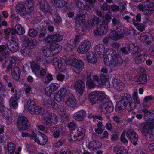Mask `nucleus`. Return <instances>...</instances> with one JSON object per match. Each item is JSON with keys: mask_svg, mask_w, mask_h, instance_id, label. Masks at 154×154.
<instances>
[{"mask_svg": "<svg viewBox=\"0 0 154 154\" xmlns=\"http://www.w3.org/2000/svg\"><path fill=\"white\" fill-rule=\"evenodd\" d=\"M26 150L29 152V154H44L42 153H38L37 151L35 149V148L33 146L27 144L26 145Z\"/></svg>", "mask_w": 154, "mask_h": 154, "instance_id": "37998d69", "label": "nucleus"}, {"mask_svg": "<svg viewBox=\"0 0 154 154\" xmlns=\"http://www.w3.org/2000/svg\"><path fill=\"white\" fill-rule=\"evenodd\" d=\"M25 90L26 93L29 94L32 91V88L30 85L26 84L25 85Z\"/></svg>", "mask_w": 154, "mask_h": 154, "instance_id": "13d9d810", "label": "nucleus"}, {"mask_svg": "<svg viewBox=\"0 0 154 154\" xmlns=\"http://www.w3.org/2000/svg\"><path fill=\"white\" fill-rule=\"evenodd\" d=\"M25 32V29L21 25L19 24H16L14 28L12 29L11 33L12 34H17L19 35H22Z\"/></svg>", "mask_w": 154, "mask_h": 154, "instance_id": "a878e982", "label": "nucleus"}, {"mask_svg": "<svg viewBox=\"0 0 154 154\" xmlns=\"http://www.w3.org/2000/svg\"><path fill=\"white\" fill-rule=\"evenodd\" d=\"M26 5V8L23 4H17L16 8L17 12L20 15H25L26 14H29L33 11V4L32 0H27Z\"/></svg>", "mask_w": 154, "mask_h": 154, "instance_id": "1a4fd4ad", "label": "nucleus"}, {"mask_svg": "<svg viewBox=\"0 0 154 154\" xmlns=\"http://www.w3.org/2000/svg\"><path fill=\"white\" fill-rule=\"evenodd\" d=\"M86 114V112L83 110H81L77 112L74 114V117L75 119L78 121L82 120Z\"/></svg>", "mask_w": 154, "mask_h": 154, "instance_id": "7c9ffc66", "label": "nucleus"}, {"mask_svg": "<svg viewBox=\"0 0 154 154\" xmlns=\"http://www.w3.org/2000/svg\"><path fill=\"white\" fill-rule=\"evenodd\" d=\"M39 137L35 133H33L32 136L33 139L38 144L40 145L45 144L48 141V138L46 135L42 133L39 132L38 134Z\"/></svg>", "mask_w": 154, "mask_h": 154, "instance_id": "4468645a", "label": "nucleus"}, {"mask_svg": "<svg viewBox=\"0 0 154 154\" xmlns=\"http://www.w3.org/2000/svg\"><path fill=\"white\" fill-rule=\"evenodd\" d=\"M114 150L117 154H128V150L122 146H116Z\"/></svg>", "mask_w": 154, "mask_h": 154, "instance_id": "4c0bfd02", "label": "nucleus"}, {"mask_svg": "<svg viewBox=\"0 0 154 154\" xmlns=\"http://www.w3.org/2000/svg\"><path fill=\"white\" fill-rule=\"evenodd\" d=\"M41 9L44 13L50 11V7L48 2L45 0H42L40 2Z\"/></svg>", "mask_w": 154, "mask_h": 154, "instance_id": "f704fd0d", "label": "nucleus"}, {"mask_svg": "<svg viewBox=\"0 0 154 154\" xmlns=\"http://www.w3.org/2000/svg\"><path fill=\"white\" fill-rule=\"evenodd\" d=\"M146 5H147V2H143L139 4L138 7V9L141 11H142L144 14V11L146 12L145 11H147Z\"/></svg>", "mask_w": 154, "mask_h": 154, "instance_id": "c03bdc74", "label": "nucleus"}, {"mask_svg": "<svg viewBox=\"0 0 154 154\" xmlns=\"http://www.w3.org/2000/svg\"><path fill=\"white\" fill-rule=\"evenodd\" d=\"M22 39L24 46L27 47L29 48H33L37 44V42L35 39H34L30 40L25 36H23Z\"/></svg>", "mask_w": 154, "mask_h": 154, "instance_id": "6ab92c4d", "label": "nucleus"}, {"mask_svg": "<svg viewBox=\"0 0 154 154\" xmlns=\"http://www.w3.org/2000/svg\"><path fill=\"white\" fill-rule=\"evenodd\" d=\"M51 60H48L41 56H38L36 60L40 64H43L44 66L52 62L53 65L56 69H58L60 72L64 71L66 68V63L65 60L59 57H55Z\"/></svg>", "mask_w": 154, "mask_h": 154, "instance_id": "423d86ee", "label": "nucleus"}, {"mask_svg": "<svg viewBox=\"0 0 154 154\" xmlns=\"http://www.w3.org/2000/svg\"><path fill=\"white\" fill-rule=\"evenodd\" d=\"M71 65L78 71L81 70L84 66V63L82 60L75 59L72 60Z\"/></svg>", "mask_w": 154, "mask_h": 154, "instance_id": "5701e85b", "label": "nucleus"}, {"mask_svg": "<svg viewBox=\"0 0 154 154\" xmlns=\"http://www.w3.org/2000/svg\"><path fill=\"white\" fill-rule=\"evenodd\" d=\"M75 4L77 6L81 9H84L85 8V6L79 0H75Z\"/></svg>", "mask_w": 154, "mask_h": 154, "instance_id": "3c124183", "label": "nucleus"}, {"mask_svg": "<svg viewBox=\"0 0 154 154\" xmlns=\"http://www.w3.org/2000/svg\"><path fill=\"white\" fill-rule=\"evenodd\" d=\"M110 10H111L113 12L117 11L119 9V7L118 6L116 5H112L110 6Z\"/></svg>", "mask_w": 154, "mask_h": 154, "instance_id": "bf43d9fd", "label": "nucleus"}, {"mask_svg": "<svg viewBox=\"0 0 154 154\" xmlns=\"http://www.w3.org/2000/svg\"><path fill=\"white\" fill-rule=\"evenodd\" d=\"M85 22V17L82 14H79L77 15L75 19V23L80 26H83Z\"/></svg>", "mask_w": 154, "mask_h": 154, "instance_id": "cd10ccee", "label": "nucleus"}, {"mask_svg": "<svg viewBox=\"0 0 154 154\" xmlns=\"http://www.w3.org/2000/svg\"><path fill=\"white\" fill-rule=\"evenodd\" d=\"M87 60L89 63L95 64L97 62V59L95 54L92 52H89L86 55Z\"/></svg>", "mask_w": 154, "mask_h": 154, "instance_id": "473e14b6", "label": "nucleus"}, {"mask_svg": "<svg viewBox=\"0 0 154 154\" xmlns=\"http://www.w3.org/2000/svg\"><path fill=\"white\" fill-rule=\"evenodd\" d=\"M44 119L45 123L48 125H54L56 124L57 122V117L54 114H46L44 117Z\"/></svg>", "mask_w": 154, "mask_h": 154, "instance_id": "2eb2a0df", "label": "nucleus"}, {"mask_svg": "<svg viewBox=\"0 0 154 154\" xmlns=\"http://www.w3.org/2000/svg\"><path fill=\"white\" fill-rule=\"evenodd\" d=\"M133 23L135 26H137V28L139 31H143L144 30L145 26L143 24L138 25V23L134 20H133Z\"/></svg>", "mask_w": 154, "mask_h": 154, "instance_id": "49530a36", "label": "nucleus"}, {"mask_svg": "<svg viewBox=\"0 0 154 154\" xmlns=\"http://www.w3.org/2000/svg\"><path fill=\"white\" fill-rule=\"evenodd\" d=\"M130 49L133 50L134 52L136 53L138 50V47L137 46V44H131L127 47H124L121 48V51L123 53L127 54L128 53L127 50H130Z\"/></svg>", "mask_w": 154, "mask_h": 154, "instance_id": "bb28decb", "label": "nucleus"}, {"mask_svg": "<svg viewBox=\"0 0 154 154\" xmlns=\"http://www.w3.org/2000/svg\"><path fill=\"white\" fill-rule=\"evenodd\" d=\"M143 112L145 120L150 121L144 123L142 126V132L143 134H147L151 133L154 129V121H152L154 119V115L146 109L144 110Z\"/></svg>", "mask_w": 154, "mask_h": 154, "instance_id": "0eeeda50", "label": "nucleus"}, {"mask_svg": "<svg viewBox=\"0 0 154 154\" xmlns=\"http://www.w3.org/2000/svg\"><path fill=\"white\" fill-rule=\"evenodd\" d=\"M42 102L44 105L52 108L54 109H57L58 108V105L55 103L53 100L49 99L45 100L43 99Z\"/></svg>", "mask_w": 154, "mask_h": 154, "instance_id": "c756f323", "label": "nucleus"}, {"mask_svg": "<svg viewBox=\"0 0 154 154\" xmlns=\"http://www.w3.org/2000/svg\"><path fill=\"white\" fill-rule=\"evenodd\" d=\"M146 8L147 11H145L146 12L144 11V15L148 16H150L154 11V2H152L149 4L147 3V5H146Z\"/></svg>", "mask_w": 154, "mask_h": 154, "instance_id": "c9c22d12", "label": "nucleus"}, {"mask_svg": "<svg viewBox=\"0 0 154 154\" xmlns=\"http://www.w3.org/2000/svg\"><path fill=\"white\" fill-rule=\"evenodd\" d=\"M120 97L119 104H117V106L119 110L126 108L128 110H132L135 109L137 105L140 103L137 89H135L133 92L132 97L130 94L125 93L121 94Z\"/></svg>", "mask_w": 154, "mask_h": 154, "instance_id": "7ed1b4c3", "label": "nucleus"}, {"mask_svg": "<svg viewBox=\"0 0 154 154\" xmlns=\"http://www.w3.org/2000/svg\"><path fill=\"white\" fill-rule=\"evenodd\" d=\"M63 39L62 36L59 34L49 35L45 38V41L50 43L45 46L41 50L45 57H51L55 54H57L61 50V46L57 43V42L61 41Z\"/></svg>", "mask_w": 154, "mask_h": 154, "instance_id": "f03ea898", "label": "nucleus"}, {"mask_svg": "<svg viewBox=\"0 0 154 154\" xmlns=\"http://www.w3.org/2000/svg\"><path fill=\"white\" fill-rule=\"evenodd\" d=\"M111 19V17L109 14H105L102 24H101L99 21L98 18L96 16H94V18L91 19L90 22H88L87 27L91 28L98 23L99 24L97 25L96 30L94 32V34L96 35H104L108 31V26L107 24L110 21Z\"/></svg>", "mask_w": 154, "mask_h": 154, "instance_id": "20e7f679", "label": "nucleus"}, {"mask_svg": "<svg viewBox=\"0 0 154 154\" xmlns=\"http://www.w3.org/2000/svg\"><path fill=\"white\" fill-rule=\"evenodd\" d=\"M87 78L86 85L88 88H91L95 85L98 86L100 85H107V87L109 88L110 87L109 81L107 79H106L105 77L98 79L97 75H95L93 76L90 73L88 75Z\"/></svg>", "mask_w": 154, "mask_h": 154, "instance_id": "6e6552de", "label": "nucleus"}, {"mask_svg": "<svg viewBox=\"0 0 154 154\" xmlns=\"http://www.w3.org/2000/svg\"><path fill=\"white\" fill-rule=\"evenodd\" d=\"M117 28V32L113 31L110 32L109 35L110 37L112 39L115 40L121 38L123 35H127L128 34L126 33V31H128L127 28L123 26Z\"/></svg>", "mask_w": 154, "mask_h": 154, "instance_id": "9d476101", "label": "nucleus"}, {"mask_svg": "<svg viewBox=\"0 0 154 154\" xmlns=\"http://www.w3.org/2000/svg\"><path fill=\"white\" fill-rule=\"evenodd\" d=\"M146 57L144 53L140 51L137 53V55L135 58L136 63L139 64L142 63L145 60Z\"/></svg>", "mask_w": 154, "mask_h": 154, "instance_id": "c85d7f7f", "label": "nucleus"}, {"mask_svg": "<svg viewBox=\"0 0 154 154\" xmlns=\"http://www.w3.org/2000/svg\"><path fill=\"white\" fill-rule=\"evenodd\" d=\"M126 136L134 145H136L137 144L138 136L135 132L132 130H128L127 132Z\"/></svg>", "mask_w": 154, "mask_h": 154, "instance_id": "412c9836", "label": "nucleus"}, {"mask_svg": "<svg viewBox=\"0 0 154 154\" xmlns=\"http://www.w3.org/2000/svg\"><path fill=\"white\" fill-rule=\"evenodd\" d=\"M96 91L91 92L89 95V98L91 102L93 104L96 103L98 100V94Z\"/></svg>", "mask_w": 154, "mask_h": 154, "instance_id": "e433bc0d", "label": "nucleus"}, {"mask_svg": "<svg viewBox=\"0 0 154 154\" xmlns=\"http://www.w3.org/2000/svg\"><path fill=\"white\" fill-rule=\"evenodd\" d=\"M74 88L77 92L82 94L84 91L85 84L82 80L76 81L74 84Z\"/></svg>", "mask_w": 154, "mask_h": 154, "instance_id": "4be33fe9", "label": "nucleus"}, {"mask_svg": "<svg viewBox=\"0 0 154 154\" xmlns=\"http://www.w3.org/2000/svg\"><path fill=\"white\" fill-rule=\"evenodd\" d=\"M102 143L98 141H93L90 142L88 145V148L90 151H95L97 149L100 147Z\"/></svg>", "mask_w": 154, "mask_h": 154, "instance_id": "b1692460", "label": "nucleus"}, {"mask_svg": "<svg viewBox=\"0 0 154 154\" xmlns=\"http://www.w3.org/2000/svg\"><path fill=\"white\" fill-rule=\"evenodd\" d=\"M7 46L8 49L12 52H17L19 49L17 43L13 40L8 42Z\"/></svg>", "mask_w": 154, "mask_h": 154, "instance_id": "393cba45", "label": "nucleus"}, {"mask_svg": "<svg viewBox=\"0 0 154 154\" xmlns=\"http://www.w3.org/2000/svg\"><path fill=\"white\" fill-rule=\"evenodd\" d=\"M21 71L19 68L17 66L13 68L11 70L12 75L13 79L17 80L19 79Z\"/></svg>", "mask_w": 154, "mask_h": 154, "instance_id": "2f4dec72", "label": "nucleus"}, {"mask_svg": "<svg viewBox=\"0 0 154 154\" xmlns=\"http://www.w3.org/2000/svg\"><path fill=\"white\" fill-rule=\"evenodd\" d=\"M85 132L84 129L83 128L81 127L78 128L75 134L72 133L71 134L70 137L69 138V140L74 142L77 140H82L84 137Z\"/></svg>", "mask_w": 154, "mask_h": 154, "instance_id": "f8f14e48", "label": "nucleus"}, {"mask_svg": "<svg viewBox=\"0 0 154 154\" xmlns=\"http://www.w3.org/2000/svg\"><path fill=\"white\" fill-rule=\"evenodd\" d=\"M55 99L58 102L63 101L68 106L73 107L77 104L76 99L66 88H62L55 96Z\"/></svg>", "mask_w": 154, "mask_h": 154, "instance_id": "39448f33", "label": "nucleus"}, {"mask_svg": "<svg viewBox=\"0 0 154 154\" xmlns=\"http://www.w3.org/2000/svg\"><path fill=\"white\" fill-rule=\"evenodd\" d=\"M46 78L48 80V81H45V82L46 83L52 81L53 79L52 75L50 74H48L46 76Z\"/></svg>", "mask_w": 154, "mask_h": 154, "instance_id": "69168bd1", "label": "nucleus"}, {"mask_svg": "<svg viewBox=\"0 0 154 154\" xmlns=\"http://www.w3.org/2000/svg\"><path fill=\"white\" fill-rule=\"evenodd\" d=\"M90 43L89 41L85 40L81 43L77 49L78 53L81 54H85L89 50Z\"/></svg>", "mask_w": 154, "mask_h": 154, "instance_id": "dca6fc26", "label": "nucleus"}, {"mask_svg": "<svg viewBox=\"0 0 154 154\" xmlns=\"http://www.w3.org/2000/svg\"><path fill=\"white\" fill-rule=\"evenodd\" d=\"M41 108L35 106L32 110H30L29 113L31 114L35 115L38 114L41 112Z\"/></svg>", "mask_w": 154, "mask_h": 154, "instance_id": "a18cd8bd", "label": "nucleus"}, {"mask_svg": "<svg viewBox=\"0 0 154 154\" xmlns=\"http://www.w3.org/2000/svg\"><path fill=\"white\" fill-rule=\"evenodd\" d=\"M125 131H123L122 133L121 137V141L124 143H127L128 141L126 138L125 135Z\"/></svg>", "mask_w": 154, "mask_h": 154, "instance_id": "5fc2aeb1", "label": "nucleus"}, {"mask_svg": "<svg viewBox=\"0 0 154 154\" xmlns=\"http://www.w3.org/2000/svg\"><path fill=\"white\" fill-rule=\"evenodd\" d=\"M113 85L115 88L117 90H120L124 86V84L119 79H114L112 81Z\"/></svg>", "mask_w": 154, "mask_h": 154, "instance_id": "72a5a7b5", "label": "nucleus"}, {"mask_svg": "<svg viewBox=\"0 0 154 154\" xmlns=\"http://www.w3.org/2000/svg\"><path fill=\"white\" fill-rule=\"evenodd\" d=\"M28 34L30 36L32 37H35L37 35L38 32L36 30L33 29H31L29 30Z\"/></svg>", "mask_w": 154, "mask_h": 154, "instance_id": "603ef678", "label": "nucleus"}, {"mask_svg": "<svg viewBox=\"0 0 154 154\" xmlns=\"http://www.w3.org/2000/svg\"><path fill=\"white\" fill-rule=\"evenodd\" d=\"M86 99V97L84 95H80L79 98V101L81 103L84 102Z\"/></svg>", "mask_w": 154, "mask_h": 154, "instance_id": "0e129e2a", "label": "nucleus"}, {"mask_svg": "<svg viewBox=\"0 0 154 154\" xmlns=\"http://www.w3.org/2000/svg\"><path fill=\"white\" fill-rule=\"evenodd\" d=\"M109 137V133L107 131H104L101 136V138L102 139L107 138L108 139Z\"/></svg>", "mask_w": 154, "mask_h": 154, "instance_id": "680f3d73", "label": "nucleus"}, {"mask_svg": "<svg viewBox=\"0 0 154 154\" xmlns=\"http://www.w3.org/2000/svg\"><path fill=\"white\" fill-rule=\"evenodd\" d=\"M99 108L104 113H110L113 110L112 104L108 100L101 101Z\"/></svg>", "mask_w": 154, "mask_h": 154, "instance_id": "9b49d317", "label": "nucleus"}, {"mask_svg": "<svg viewBox=\"0 0 154 154\" xmlns=\"http://www.w3.org/2000/svg\"><path fill=\"white\" fill-rule=\"evenodd\" d=\"M54 5L59 8H62L65 5V2L64 0H51Z\"/></svg>", "mask_w": 154, "mask_h": 154, "instance_id": "ea45409f", "label": "nucleus"}, {"mask_svg": "<svg viewBox=\"0 0 154 154\" xmlns=\"http://www.w3.org/2000/svg\"><path fill=\"white\" fill-rule=\"evenodd\" d=\"M105 48L102 44H99L95 46L94 51L96 54L99 55L104 58L105 64L111 68L121 65L123 61L119 57L116 52L113 49H109L107 52H104Z\"/></svg>", "mask_w": 154, "mask_h": 154, "instance_id": "f257e3e1", "label": "nucleus"}, {"mask_svg": "<svg viewBox=\"0 0 154 154\" xmlns=\"http://www.w3.org/2000/svg\"><path fill=\"white\" fill-rule=\"evenodd\" d=\"M42 24L43 25L44 29H48L50 32H52L54 31V28L52 26L50 25L48 22L45 21L43 22Z\"/></svg>", "mask_w": 154, "mask_h": 154, "instance_id": "8fccbe9b", "label": "nucleus"}, {"mask_svg": "<svg viewBox=\"0 0 154 154\" xmlns=\"http://www.w3.org/2000/svg\"><path fill=\"white\" fill-rule=\"evenodd\" d=\"M147 81L146 75L142 74L140 75L137 82L138 84H145Z\"/></svg>", "mask_w": 154, "mask_h": 154, "instance_id": "79ce46f5", "label": "nucleus"}, {"mask_svg": "<svg viewBox=\"0 0 154 154\" xmlns=\"http://www.w3.org/2000/svg\"><path fill=\"white\" fill-rule=\"evenodd\" d=\"M65 78V75L62 74H59L57 76V80L59 81H63Z\"/></svg>", "mask_w": 154, "mask_h": 154, "instance_id": "e2e57ef3", "label": "nucleus"}, {"mask_svg": "<svg viewBox=\"0 0 154 154\" xmlns=\"http://www.w3.org/2000/svg\"><path fill=\"white\" fill-rule=\"evenodd\" d=\"M75 46L71 45V44H67L64 47V49L68 51H70L75 48Z\"/></svg>", "mask_w": 154, "mask_h": 154, "instance_id": "6e6d98bb", "label": "nucleus"}, {"mask_svg": "<svg viewBox=\"0 0 154 154\" xmlns=\"http://www.w3.org/2000/svg\"><path fill=\"white\" fill-rule=\"evenodd\" d=\"M20 95L16 92L14 97H12L9 100V104L11 108L13 109H15L18 107V103L17 100L19 98Z\"/></svg>", "mask_w": 154, "mask_h": 154, "instance_id": "aec40b11", "label": "nucleus"}, {"mask_svg": "<svg viewBox=\"0 0 154 154\" xmlns=\"http://www.w3.org/2000/svg\"><path fill=\"white\" fill-rule=\"evenodd\" d=\"M51 131L53 132V135L55 138H58L61 134L60 131L59 129H56L54 127H52L51 129Z\"/></svg>", "mask_w": 154, "mask_h": 154, "instance_id": "de8ad7c7", "label": "nucleus"}, {"mask_svg": "<svg viewBox=\"0 0 154 154\" xmlns=\"http://www.w3.org/2000/svg\"><path fill=\"white\" fill-rule=\"evenodd\" d=\"M35 106V103L34 101L29 100L27 101L26 103L25 104L24 108L25 109H27L29 112L30 109L31 110H32Z\"/></svg>", "mask_w": 154, "mask_h": 154, "instance_id": "58836bf2", "label": "nucleus"}, {"mask_svg": "<svg viewBox=\"0 0 154 154\" xmlns=\"http://www.w3.org/2000/svg\"><path fill=\"white\" fill-rule=\"evenodd\" d=\"M96 92H98V97H99L100 98L103 99L102 101L103 100H106L104 98L106 96L104 93L100 91H96Z\"/></svg>", "mask_w": 154, "mask_h": 154, "instance_id": "052dcab7", "label": "nucleus"}, {"mask_svg": "<svg viewBox=\"0 0 154 154\" xmlns=\"http://www.w3.org/2000/svg\"><path fill=\"white\" fill-rule=\"evenodd\" d=\"M149 53L152 55H154V45H151L149 48Z\"/></svg>", "mask_w": 154, "mask_h": 154, "instance_id": "338daca9", "label": "nucleus"}, {"mask_svg": "<svg viewBox=\"0 0 154 154\" xmlns=\"http://www.w3.org/2000/svg\"><path fill=\"white\" fill-rule=\"evenodd\" d=\"M31 68L33 72L34 73L38 71L40 68L39 66L35 63H33L31 65Z\"/></svg>", "mask_w": 154, "mask_h": 154, "instance_id": "864d4df0", "label": "nucleus"}, {"mask_svg": "<svg viewBox=\"0 0 154 154\" xmlns=\"http://www.w3.org/2000/svg\"><path fill=\"white\" fill-rule=\"evenodd\" d=\"M88 117L90 118H93V121L94 122L96 121V120L97 119H98L99 120H102L103 119L100 116H94L92 114H89L88 116Z\"/></svg>", "mask_w": 154, "mask_h": 154, "instance_id": "4d7b16f0", "label": "nucleus"}, {"mask_svg": "<svg viewBox=\"0 0 154 154\" xmlns=\"http://www.w3.org/2000/svg\"><path fill=\"white\" fill-rule=\"evenodd\" d=\"M7 150L10 153H13L15 149V145L12 143H9L7 145Z\"/></svg>", "mask_w": 154, "mask_h": 154, "instance_id": "09e8293b", "label": "nucleus"}, {"mask_svg": "<svg viewBox=\"0 0 154 154\" xmlns=\"http://www.w3.org/2000/svg\"><path fill=\"white\" fill-rule=\"evenodd\" d=\"M139 39L143 44L147 45L152 42L153 38L151 34L147 32H145L141 34Z\"/></svg>", "mask_w": 154, "mask_h": 154, "instance_id": "f3484780", "label": "nucleus"}, {"mask_svg": "<svg viewBox=\"0 0 154 154\" xmlns=\"http://www.w3.org/2000/svg\"><path fill=\"white\" fill-rule=\"evenodd\" d=\"M2 114L6 119L9 121L11 120V112L9 109L5 108L2 112Z\"/></svg>", "mask_w": 154, "mask_h": 154, "instance_id": "a19ab883", "label": "nucleus"}, {"mask_svg": "<svg viewBox=\"0 0 154 154\" xmlns=\"http://www.w3.org/2000/svg\"><path fill=\"white\" fill-rule=\"evenodd\" d=\"M56 17L55 18L54 17V20L55 22L57 23H60L61 22V18L58 16L56 15Z\"/></svg>", "mask_w": 154, "mask_h": 154, "instance_id": "774afa93", "label": "nucleus"}, {"mask_svg": "<svg viewBox=\"0 0 154 154\" xmlns=\"http://www.w3.org/2000/svg\"><path fill=\"white\" fill-rule=\"evenodd\" d=\"M60 87V85L59 84L51 83L49 86L45 88V93L48 96H50L53 92L57 90Z\"/></svg>", "mask_w": 154, "mask_h": 154, "instance_id": "a211bd4d", "label": "nucleus"}, {"mask_svg": "<svg viewBox=\"0 0 154 154\" xmlns=\"http://www.w3.org/2000/svg\"><path fill=\"white\" fill-rule=\"evenodd\" d=\"M29 125V123L26 118L23 116L19 117L17 121V126L20 131L27 130Z\"/></svg>", "mask_w": 154, "mask_h": 154, "instance_id": "ddd939ff", "label": "nucleus"}]
</instances>
